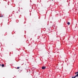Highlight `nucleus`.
Listing matches in <instances>:
<instances>
[{
    "label": "nucleus",
    "instance_id": "f257e3e1",
    "mask_svg": "<svg viewBox=\"0 0 78 78\" xmlns=\"http://www.w3.org/2000/svg\"><path fill=\"white\" fill-rule=\"evenodd\" d=\"M42 69H45V67H44V66H43L42 67Z\"/></svg>",
    "mask_w": 78,
    "mask_h": 78
},
{
    "label": "nucleus",
    "instance_id": "f03ea898",
    "mask_svg": "<svg viewBox=\"0 0 78 78\" xmlns=\"http://www.w3.org/2000/svg\"><path fill=\"white\" fill-rule=\"evenodd\" d=\"M67 24H68V25H70V22H68Z\"/></svg>",
    "mask_w": 78,
    "mask_h": 78
},
{
    "label": "nucleus",
    "instance_id": "7ed1b4c3",
    "mask_svg": "<svg viewBox=\"0 0 78 78\" xmlns=\"http://www.w3.org/2000/svg\"><path fill=\"white\" fill-rule=\"evenodd\" d=\"M1 66H2V67H3L5 66V65H4L3 64H2V65Z\"/></svg>",
    "mask_w": 78,
    "mask_h": 78
},
{
    "label": "nucleus",
    "instance_id": "20e7f679",
    "mask_svg": "<svg viewBox=\"0 0 78 78\" xmlns=\"http://www.w3.org/2000/svg\"><path fill=\"white\" fill-rule=\"evenodd\" d=\"M17 69H19V67H17Z\"/></svg>",
    "mask_w": 78,
    "mask_h": 78
},
{
    "label": "nucleus",
    "instance_id": "39448f33",
    "mask_svg": "<svg viewBox=\"0 0 78 78\" xmlns=\"http://www.w3.org/2000/svg\"><path fill=\"white\" fill-rule=\"evenodd\" d=\"M72 78H74V77H72Z\"/></svg>",
    "mask_w": 78,
    "mask_h": 78
},
{
    "label": "nucleus",
    "instance_id": "423d86ee",
    "mask_svg": "<svg viewBox=\"0 0 78 78\" xmlns=\"http://www.w3.org/2000/svg\"><path fill=\"white\" fill-rule=\"evenodd\" d=\"M1 65H0V66Z\"/></svg>",
    "mask_w": 78,
    "mask_h": 78
},
{
    "label": "nucleus",
    "instance_id": "0eeeda50",
    "mask_svg": "<svg viewBox=\"0 0 78 78\" xmlns=\"http://www.w3.org/2000/svg\"><path fill=\"white\" fill-rule=\"evenodd\" d=\"M52 0V1H53V0Z\"/></svg>",
    "mask_w": 78,
    "mask_h": 78
}]
</instances>
